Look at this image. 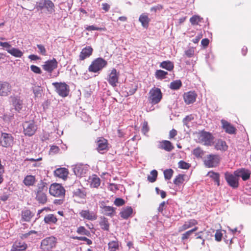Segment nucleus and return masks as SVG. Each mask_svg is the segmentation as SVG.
<instances>
[{"mask_svg":"<svg viewBox=\"0 0 251 251\" xmlns=\"http://www.w3.org/2000/svg\"><path fill=\"white\" fill-rule=\"evenodd\" d=\"M57 243V238L54 236H50L41 241L40 248L43 251H51L56 248Z\"/></svg>","mask_w":251,"mask_h":251,"instance_id":"nucleus-1","label":"nucleus"},{"mask_svg":"<svg viewBox=\"0 0 251 251\" xmlns=\"http://www.w3.org/2000/svg\"><path fill=\"white\" fill-rule=\"evenodd\" d=\"M65 189L60 184L54 183L49 188V193L50 195L60 199H64L65 195Z\"/></svg>","mask_w":251,"mask_h":251,"instance_id":"nucleus-2","label":"nucleus"},{"mask_svg":"<svg viewBox=\"0 0 251 251\" xmlns=\"http://www.w3.org/2000/svg\"><path fill=\"white\" fill-rule=\"evenodd\" d=\"M198 139L199 142L207 146H211L214 143V137L212 133L204 130L198 133Z\"/></svg>","mask_w":251,"mask_h":251,"instance_id":"nucleus-3","label":"nucleus"},{"mask_svg":"<svg viewBox=\"0 0 251 251\" xmlns=\"http://www.w3.org/2000/svg\"><path fill=\"white\" fill-rule=\"evenodd\" d=\"M162 99V93L159 88L154 87L150 90L148 100L151 104L155 105L158 103Z\"/></svg>","mask_w":251,"mask_h":251,"instance_id":"nucleus-4","label":"nucleus"},{"mask_svg":"<svg viewBox=\"0 0 251 251\" xmlns=\"http://www.w3.org/2000/svg\"><path fill=\"white\" fill-rule=\"evenodd\" d=\"M52 85L55 88V92L59 96L65 98L67 97L70 93V87L65 82H53Z\"/></svg>","mask_w":251,"mask_h":251,"instance_id":"nucleus-5","label":"nucleus"},{"mask_svg":"<svg viewBox=\"0 0 251 251\" xmlns=\"http://www.w3.org/2000/svg\"><path fill=\"white\" fill-rule=\"evenodd\" d=\"M107 61L102 58H98L92 61L88 67L90 72L97 73L107 65Z\"/></svg>","mask_w":251,"mask_h":251,"instance_id":"nucleus-6","label":"nucleus"},{"mask_svg":"<svg viewBox=\"0 0 251 251\" xmlns=\"http://www.w3.org/2000/svg\"><path fill=\"white\" fill-rule=\"evenodd\" d=\"M96 143V150L100 153L103 154L109 149L108 140L103 137L98 138Z\"/></svg>","mask_w":251,"mask_h":251,"instance_id":"nucleus-7","label":"nucleus"},{"mask_svg":"<svg viewBox=\"0 0 251 251\" xmlns=\"http://www.w3.org/2000/svg\"><path fill=\"white\" fill-rule=\"evenodd\" d=\"M14 139L11 134L2 132L0 138V146L6 148L12 147L14 144Z\"/></svg>","mask_w":251,"mask_h":251,"instance_id":"nucleus-8","label":"nucleus"},{"mask_svg":"<svg viewBox=\"0 0 251 251\" xmlns=\"http://www.w3.org/2000/svg\"><path fill=\"white\" fill-rule=\"evenodd\" d=\"M23 131L25 136H33L37 129V126L34 121H27L23 125Z\"/></svg>","mask_w":251,"mask_h":251,"instance_id":"nucleus-9","label":"nucleus"},{"mask_svg":"<svg viewBox=\"0 0 251 251\" xmlns=\"http://www.w3.org/2000/svg\"><path fill=\"white\" fill-rule=\"evenodd\" d=\"M220 158L218 155L209 154L207 155L204 160V165L208 168L216 167L218 166L220 163Z\"/></svg>","mask_w":251,"mask_h":251,"instance_id":"nucleus-10","label":"nucleus"},{"mask_svg":"<svg viewBox=\"0 0 251 251\" xmlns=\"http://www.w3.org/2000/svg\"><path fill=\"white\" fill-rule=\"evenodd\" d=\"M225 177L228 185L232 188L236 189L239 187V178L234 174L226 172L225 173Z\"/></svg>","mask_w":251,"mask_h":251,"instance_id":"nucleus-11","label":"nucleus"},{"mask_svg":"<svg viewBox=\"0 0 251 251\" xmlns=\"http://www.w3.org/2000/svg\"><path fill=\"white\" fill-rule=\"evenodd\" d=\"M43 69L49 74L56 69L58 67V62L55 58L48 60L44 62V64L42 66Z\"/></svg>","mask_w":251,"mask_h":251,"instance_id":"nucleus-12","label":"nucleus"},{"mask_svg":"<svg viewBox=\"0 0 251 251\" xmlns=\"http://www.w3.org/2000/svg\"><path fill=\"white\" fill-rule=\"evenodd\" d=\"M120 74L117 70L113 68L109 74L107 80L112 86L116 87L118 82Z\"/></svg>","mask_w":251,"mask_h":251,"instance_id":"nucleus-13","label":"nucleus"},{"mask_svg":"<svg viewBox=\"0 0 251 251\" xmlns=\"http://www.w3.org/2000/svg\"><path fill=\"white\" fill-rule=\"evenodd\" d=\"M79 215L81 218L90 221H95L98 218L97 212L89 210H82Z\"/></svg>","mask_w":251,"mask_h":251,"instance_id":"nucleus-14","label":"nucleus"},{"mask_svg":"<svg viewBox=\"0 0 251 251\" xmlns=\"http://www.w3.org/2000/svg\"><path fill=\"white\" fill-rule=\"evenodd\" d=\"M11 86L7 81H0V96H7L11 93Z\"/></svg>","mask_w":251,"mask_h":251,"instance_id":"nucleus-15","label":"nucleus"},{"mask_svg":"<svg viewBox=\"0 0 251 251\" xmlns=\"http://www.w3.org/2000/svg\"><path fill=\"white\" fill-rule=\"evenodd\" d=\"M197 97V95L194 91H189L183 94V99L186 104L193 103L196 101Z\"/></svg>","mask_w":251,"mask_h":251,"instance_id":"nucleus-16","label":"nucleus"},{"mask_svg":"<svg viewBox=\"0 0 251 251\" xmlns=\"http://www.w3.org/2000/svg\"><path fill=\"white\" fill-rule=\"evenodd\" d=\"M27 248V244L22 241H16L13 243L11 251H25Z\"/></svg>","mask_w":251,"mask_h":251,"instance_id":"nucleus-17","label":"nucleus"},{"mask_svg":"<svg viewBox=\"0 0 251 251\" xmlns=\"http://www.w3.org/2000/svg\"><path fill=\"white\" fill-rule=\"evenodd\" d=\"M221 123L222 125V128L225 130L226 132L229 134H233L236 133V128L230 123L225 120H222Z\"/></svg>","mask_w":251,"mask_h":251,"instance_id":"nucleus-18","label":"nucleus"},{"mask_svg":"<svg viewBox=\"0 0 251 251\" xmlns=\"http://www.w3.org/2000/svg\"><path fill=\"white\" fill-rule=\"evenodd\" d=\"M235 175L239 177H241L244 181L249 179L251 176V172L247 169L242 168L234 171Z\"/></svg>","mask_w":251,"mask_h":251,"instance_id":"nucleus-19","label":"nucleus"},{"mask_svg":"<svg viewBox=\"0 0 251 251\" xmlns=\"http://www.w3.org/2000/svg\"><path fill=\"white\" fill-rule=\"evenodd\" d=\"M93 51V49L91 46H86L82 49L79 55V60L83 61L92 55Z\"/></svg>","mask_w":251,"mask_h":251,"instance_id":"nucleus-20","label":"nucleus"},{"mask_svg":"<svg viewBox=\"0 0 251 251\" xmlns=\"http://www.w3.org/2000/svg\"><path fill=\"white\" fill-rule=\"evenodd\" d=\"M158 148L161 150L170 152L174 149L173 144L168 140H162L159 142Z\"/></svg>","mask_w":251,"mask_h":251,"instance_id":"nucleus-21","label":"nucleus"},{"mask_svg":"<svg viewBox=\"0 0 251 251\" xmlns=\"http://www.w3.org/2000/svg\"><path fill=\"white\" fill-rule=\"evenodd\" d=\"M87 194L85 188L83 187L77 188L73 191V197L80 199H85Z\"/></svg>","mask_w":251,"mask_h":251,"instance_id":"nucleus-22","label":"nucleus"},{"mask_svg":"<svg viewBox=\"0 0 251 251\" xmlns=\"http://www.w3.org/2000/svg\"><path fill=\"white\" fill-rule=\"evenodd\" d=\"M54 174L55 176L65 180L68 177L69 171L65 168H59L54 171Z\"/></svg>","mask_w":251,"mask_h":251,"instance_id":"nucleus-23","label":"nucleus"},{"mask_svg":"<svg viewBox=\"0 0 251 251\" xmlns=\"http://www.w3.org/2000/svg\"><path fill=\"white\" fill-rule=\"evenodd\" d=\"M198 224V222L195 219H190L186 221L184 224L178 228V232H181L190 228Z\"/></svg>","mask_w":251,"mask_h":251,"instance_id":"nucleus-24","label":"nucleus"},{"mask_svg":"<svg viewBox=\"0 0 251 251\" xmlns=\"http://www.w3.org/2000/svg\"><path fill=\"white\" fill-rule=\"evenodd\" d=\"M215 148L217 150L225 151L228 149V146L225 141L222 139H219L215 145Z\"/></svg>","mask_w":251,"mask_h":251,"instance_id":"nucleus-25","label":"nucleus"},{"mask_svg":"<svg viewBox=\"0 0 251 251\" xmlns=\"http://www.w3.org/2000/svg\"><path fill=\"white\" fill-rule=\"evenodd\" d=\"M36 181L35 176L32 175L26 176L23 180L24 184L28 187L34 185Z\"/></svg>","mask_w":251,"mask_h":251,"instance_id":"nucleus-26","label":"nucleus"},{"mask_svg":"<svg viewBox=\"0 0 251 251\" xmlns=\"http://www.w3.org/2000/svg\"><path fill=\"white\" fill-rule=\"evenodd\" d=\"M12 104L15 109L19 112L23 107V101L20 98L16 97H11Z\"/></svg>","mask_w":251,"mask_h":251,"instance_id":"nucleus-27","label":"nucleus"},{"mask_svg":"<svg viewBox=\"0 0 251 251\" xmlns=\"http://www.w3.org/2000/svg\"><path fill=\"white\" fill-rule=\"evenodd\" d=\"M133 209L131 207L127 206L124 208L120 213V215L122 218L125 219L128 218L132 214Z\"/></svg>","mask_w":251,"mask_h":251,"instance_id":"nucleus-28","label":"nucleus"},{"mask_svg":"<svg viewBox=\"0 0 251 251\" xmlns=\"http://www.w3.org/2000/svg\"><path fill=\"white\" fill-rule=\"evenodd\" d=\"M22 220L25 222H29L34 215L28 209H25L22 211Z\"/></svg>","mask_w":251,"mask_h":251,"instance_id":"nucleus-29","label":"nucleus"},{"mask_svg":"<svg viewBox=\"0 0 251 251\" xmlns=\"http://www.w3.org/2000/svg\"><path fill=\"white\" fill-rule=\"evenodd\" d=\"M36 200L39 203L41 204H45L47 201V196L46 193H35Z\"/></svg>","mask_w":251,"mask_h":251,"instance_id":"nucleus-30","label":"nucleus"},{"mask_svg":"<svg viewBox=\"0 0 251 251\" xmlns=\"http://www.w3.org/2000/svg\"><path fill=\"white\" fill-rule=\"evenodd\" d=\"M108 250L109 251H119L120 243L116 240L110 241L108 244Z\"/></svg>","mask_w":251,"mask_h":251,"instance_id":"nucleus-31","label":"nucleus"},{"mask_svg":"<svg viewBox=\"0 0 251 251\" xmlns=\"http://www.w3.org/2000/svg\"><path fill=\"white\" fill-rule=\"evenodd\" d=\"M48 190L47 184L41 180L37 184L35 193H47Z\"/></svg>","mask_w":251,"mask_h":251,"instance_id":"nucleus-32","label":"nucleus"},{"mask_svg":"<svg viewBox=\"0 0 251 251\" xmlns=\"http://www.w3.org/2000/svg\"><path fill=\"white\" fill-rule=\"evenodd\" d=\"M57 218L56 216L52 214L47 215L44 219L45 223L47 224H55L57 222Z\"/></svg>","mask_w":251,"mask_h":251,"instance_id":"nucleus-33","label":"nucleus"},{"mask_svg":"<svg viewBox=\"0 0 251 251\" xmlns=\"http://www.w3.org/2000/svg\"><path fill=\"white\" fill-rule=\"evenodd\" d=\"M160 67L169 71H171L174 69V65L173 63L170 61H164L160 63Z\"/></svg>","mask_w":251,"mask_h":251,"instance_id":"nucleus-34","label":"nucleus"},{"mask_svg":"<svg viewBox=\"0 0 251 251\" xmlns=\"http://www.w3.org/2000/svg\"><path fill=\"white\" fill-rule=\"evenodd\" d=\"M7 52L15 57H21L23 55V52L21 50L15 48L7 50Z\"/></svg>","mask_w":251,"mask_h":251,"instance_id":"nucleus-35","label":"nucleus"},{"mask_svg":"<svg viewBox=\"0 0 251 251\" xmlns=\"http://www.w3.org/2000/svg\"><path fill=\"white\" fill-rule=\"evenodd\" d=\"M100 225L102 229L106 231L109 230V224L108 219L105 217H103L100 218Z\"/></svg>","mask_w":251,"mask_h":251,"instance_id":"nucleus-36","label":"nucleus"},{"mask_svg":"<svg viewBox=\"0 0 251 251\" xmlns=\"http://www.w3.org/2000/svg\"><path fill=\"white\" fill-rule=\"evenodd\" d=\"M139 21L141 23L142 25L145 27H148L150 21L148 15L145 14L141 15L139 18Z\"/></svg>","mask_w":251,"mask_h":251,"instance_id":"nucleus-37","label":"nucleus"},{"mask_svg":"<svg viewBox=\"0 0 251 251\" xmlns=\"http://www.w3.org/2000/svg\"><path fill=\"white\" fill-rule=\"evenodd\" d=\"M217 184V186L220 185V174L213 171H209L207 174Z\"/></svg>","mask_w":251,"mask_h":251,"instance_id":"nucleus-38","label":"nucleus"},{"mask_svg":"<svg viewBox=\"0 0 251 251\" xmlns=\"http://www.w3.org/2000/svg\"><path fill=\"white\" fill-rule=\"evenodd\" d=\"M102 209L104 215L110 217H112L115 212V208L112 206H104Z\"/></svg>","mask_w":251,"mask_h":251,"instance_id":"nucleus-39","label":"nucleus"},{"mask_svg":"<svg viewBox=\"0 0 251 251\" xmlns=\"http://www.w3.org/2000/svg\"><path fill=\"white\" fill-rule=\"evenodd\" d=\"M45 8L50 13H52L54 12V4L50 0H46L45 1Z\"/></svg>","mask_w":251,"mask_h":251,"instance_id":"nucleus-40","label":"nucleus"},{"mask_svg":"<svg viewBox=\"0 0 251 251\" xmlns=\"http://www.w3.org/2000/svg\"><path fill=\"white\" fill-rule=\"evenodd\" d=\"M76 231L79 235H86L87 236H91L90 232L86 229L83 226H80L78 227Z\"/></svg>","mask_w":251,"mask_h":251,"instance_id":"nucleus-41","label":"nucleus"},{"mask_svg":"<svg viewBox=\"0 0 251 251\" xmlns=\"http://www.w3.org/2000/svg\"><path fill=\"white\" fill-rule=\"evenodd\" d=\"M100 184V178L96 175H94L91 181L90 186L93 188H98Z\"/></svg>","mask_w":251,"mask_h":251,"instance_id":"nucleus-42","label":"nucleus"},{"mask_svg":"<svg viewBox=\"0 0 251 251\" xmlns=\"http://www.w3.org/2000/svg\"><path fill=\"white\" fill-rule=\"evenodd\" d=\"M167 75L168 73L167 72L161 70H156L155 73V77L160 80L165 78Z\"/></svg>","mask_w":251,"mask_h":251,"instance_id":"nucleus-43","label":"nucleus"},{"mask_svg":"<svg viewBox=\"0 0 251 251\" xmlns=\"http://www.w3.org/2000/svg\"><path fill=\"white\" fill-rule=\"evenodd\" d=\"M182 86V82L180 80H176L171 82L170 88L172 90H178Z\"/></svg>","mask_w":251,"mask_h":251,"instance_id":"nucleus-44","label":"nucleus"},{"mask_svg":"<svg viewBox=\"0 0 251 251\" xmlns=\"http://www.w3.org/2000/svg\"><path fill=\"white\" fill-rule=\"evenodd\" d=\"M158 173L155 170L151 171L150 174L148 176V180L150 182H154L156 181Z\"/></svg>","mask_w":251,"mask_h":251,"instance_id":"nucleus-45","label":"nucleus"},{"mask_svg":"<svg viewBox=\"0 0 251 251\" xmlns=\"http://www.w3.org/2000/svg\"><path fill=\"white\" fill-rule=\"evenodd\" d=\"M185 175L183 174H179L176 176L174 180V183L176 185H179L182 184L184 181V177Z\"/></svg>","mask_w":251,"mask_h":251,"instance_id":"nucleus-46","label":"nucleus"},{"mask_svg":"<svg viewBox=\"0 0 251 251\" xmlns=\"http://www.w3.org/2000/svg\"><path fill=\"white\" fill-rule=\"evenodd\" d=\"M202 19L198 15H194L190 19V22L192 25H197Z\"/></svg>","mask_w":251,"mask_h":251,"instance_id":"nucleus-47","label":"nucleus"},{"mask_svg":"<svg viewBox=\"0 0 251 251\" xmlns=\"http://www.w3.org/2000/svg\"><path fill=\"white\" fill-rule=\"evenodd\" d=\"M72 238L73 239L78 240L79 241H85L86 244L88 245H90L92 244V240L85 236H74L72 237Z\"/></svg>","mask_w":251,"mask_h":251,"instance_id":"nucleus-48","label":"nucleus"},{"mask_svg":"<svg viewBox=\"0 0 251 251\" xmlns=\"http://www.w3.org/2000/svg\"><path fill=\"white\" fill-rule=\"evenodd\" d=\"M174 173V171L172 169H166L164 171V177L166 179L170 180Z\"/></svg>","mask_w":251,"mask_h":251,"instance_id":"nucleus-49","label":"nucleus"},{"mask_svg":"<svg viewBox=\"0 0 251 251\" xmlns=\"http://www.w3.org/2000/svg\"><path fill=\"white\" fill-rule=\"evenodd\" d=\"M178 167L182 169H188L191 165L188 163L185 162L184 161L181 160L178 163Z\"/></svg>","mask_w":251,"mask_h":251,"instance_id":"nucleus-50","label":"nucleus"},{"mask_svg":"<svg viewBox=\"0 0 251 251\" xmlns=\"http://www.w3.org/2000/svg\"><path fill=\"white\" fill-rule=\"evenodd\" d=\"M193 153L196 157H200L203 155V151L200 148H197L193 150Z\"/></svg>","mask_w":251,"mask_h":251,"instance_id":"nucleus-51","label":"nucleus"},{"mask_svg":"<svg viewBox=\"0 0 251 251\" xmlns=\"http://www.w3.org/2000/svg\"><path fill=\"white\" fill-rule=\"evenodd\" d=\"M37 47L39 50L38 52L39 53L44 56L47 55V51L44 46L41 44H38Z\"/></svg>","mask_w":251,"mask_h":251,"instance_id":"nucleus-52","label":"nucleus"},{"mask_svg":"<svg viewBox=\"0 0 251 251\" xmlns=\"http://www.w3.org/2000/svg\"><path fill=\"white\" fill-rule=\"evenodd\" d=\"M46 0H41L39 2H37L36 3V5L35 6V8L38 10H42L45 8V1Z\"/></svg>","mask_w":251,"mask_h":251,"instance_id":"nucleus-53","label":"nucleus"},{"mask_svg":"<svg viewBox=\"0 0 251 251\" xmlns=\"http://www.w3.org/2000/svg\"><path fill=\"white\" fill-rule=\"evenodd\" d=\"M30 69L33 73H34L35 74H41L42 73V71H41V69L40 68V67H39L36 65H31Z\"/></svg>","mask_w":251,"mask_h":251,"instance_id":"nucleus-54","label":"nucleus"},{"mask_svg":"<svg viewBox=\"0 0 251 251\" xmlns=\"http://www.w3.org/2000/svg\"><path fill=\"white\" fill-rule=\"evenodd\" d=\"M114 203L117 206H120L123 205L125 203V201L122 198H116L114 201Z\"/></svg>","mask_w":251,"mask_h":251,"instance_id":"nucleus-55","label":"nucleus"},{"mask_svg":"<svg viewBox=\"0 0 251 251\" xmlns=\"http://www.w3.org/2000/svg\"><path fill=\"white\" fill-rule=\"evenodd\" d=\"M191 235H192V233L191 232V231L190 230H188V231H186L185 232H184V233H183L182 234V236L181 237V241H184L189 239Z\"/></svg>","mask_w":251,"mask_h":251,"instance_id":"nucleus-56","label":"nucleus"},{"mask_svg":"<svg viewBox=\"0 0 251 251\" xmlns=\"http://www.w3.org/2000/svg\"><path fill=\"white\" fill-rule=\"evenodd\" d=\"M195 50L193 48H190L185 51V55L188 57H192L194 56Z\"/></svg>","mask_w":251,"mask_h":251,"instance_id":"nucleus-57","label":"nucleus"},{"mask_svg":"<svg viewBox=\"0 0 251 251\" xmlns=\"http://www.w3.org/2000/svg\"><path fill=\"white\" fill-rule=\"evenodd\" d=\"M149 131V127L148 126V123L147 121H144L143 123V126L142 127V132L146 134Z\"/></svg>","mask_w":251,"mask_h":251,"instance_id":"nucleus-58","label":"nucleus"},{"mask_svg":"<svg viewBox=\"0 0 251 251\" xmlns=\"http://www.w3.org/2000/svg\"><path fill=\"white\" fill-rule=\"evenodd\" d=\"M222 237L223 233H222L221 231L219 230H216L215 234V240L218 242L221 241L222 240Z\"/></svg>","mask_w":251,"mask_h":251,"instance_id":"nucleus-59","label":"nucleus"},{"mask_svg":"<svg viewBox=\"0 0 251 251\" xmlns=\"http://www.w3.org/2000/svg\"><path fill=\"white\" fill-rule=\"evenodd\" d=\"M36 233H37V231L32 230L29 231L27 233L21 234V235L20 236V237L21 239H24L27 238L29 235H30L32 234H36Z\"/></svg>","mask_w":251,"mask_h":251,"instance_id":"nucleus-60","label":"nucleus"},{"mask_svg":"<svg viewBox=\"0 0 251 251\" xmlns=\"http://www.w3.org/2000/svg\"><path fill=\"white\" fill-rule=\"evenodd\" d=\"M85 29L88 31H92V30H105V28H102L100 27H96L94 25H89L87 26Z\"/></svg>","mask_w":251,"mask_h":251,"instance_id":"nucleus-61","label":"nucleus"},{"mask_svg":"<svg viewBox=\"0 0 251 251\" xmlns=\"http://www.w3.org/2000/svg\"><path fill=\"white\" fill-rule=\"evenodd\" d=\"M108 188L112 192H115L119 189L118 185L115 183H109Z\"/></svg>","mask_w":251,"mask_h":251,"instance_id":"nucleus-62","label":"nucleus"},{"mask_svg":"<svg viewBox=\"0 0 251 251\" xmlns=\"http://www.w3.org/2000/svg\"><path fill=\"white\" fill-rule=\"evenodd\" d=\"M0 46L3 47L4 49H6L7 51V50H9L12 48L11 45L8 42H0Z\"/></svg>","mask_w":251,"mask_h":251,"instance_id":"nucleus-63","label":"nucleus"},{"mask_svg":"<svg viewBox=\"0 0 251 251\" xmlns=\"http://www.w3.org/2000/svg\"><path fill=\"white\" fill-rule=\"evenodd\" d=\"M163 8V6L161 4H157L151 8V11L156 12L157 11H160Z\"/></svg>","mask_w":251,"mask_h":251,"instance_id":"nucleus-64","label":"nucleus"}]
</instances>
